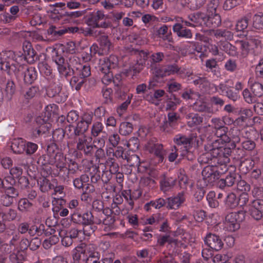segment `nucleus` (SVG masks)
Listing matches in <instances>:
<instances>
[{"label": "nucleus", "instance_id": "obj_1", "mask_svg": "<svg viewBox=\"0 0 263 263\" xmlns=\"http://www.w3.org/2000/svg\"><path fill=\"white\" fill-rule=\"evenodd\" d=\"M1 69L9 75L15 74L17 78L23 77L25 83L32 84L37 77V72L34 67H25L17 61L13 51L9 50L0 53Z\"/></svg>", "mask_w": 263, "mask_h": 263}, {"label": "nucleus", "instance_id": "obj_2", "mask_svg": "<svg viewBox=\"0 0 263 263\" xmlns=\"http://www.w3.org/2000/svg\"><path fill=\"white\" fill-rule=\"evenodd\" d=\"M221 139L213 143L212 148L209 151L202 154L199 158V161L202 163L212 164L219 177L220 175L226 173L229 168L227 163L230 162L229 157L232 149L229 147L219 146Z\"/></svg>", "mask_w": 263, "mask_h": 263}, {"label": "nucleus", "instance_id": "obj_3", "mask_svg": "<svg viewBox=\"0 0 263 263\" xmlns=\"http://www.w3.org/2000/svg\"><path fill=\"white\" fill-rule=\"evenodd\" d=\"M42 163H50L54 165L56 168H62L66 164V158L63 153L60 152L57 145L51 144L47 146V154L40 157Z\"/></svg>", "mask_w": 263, "mask_h": 263}, {"label": "nucleus", "instance_id": "obj_4", "mask_svg": "<svg viewBox=\"0 0 263 263\" xmlns=\"http://www.w3.org/2000/svg\"><path fill=\"white\" fill-rule=\"evenodd\" d=\"M93 212L92 213V223L95 224L111 225L114 223V219L110 216L108 217L105 213V209L102 211V203L98 200L93 201L92 203Z\"/></svg>", "mask_w": 263, "mask_h": 263}, {"label": "nucleus", "instance_id": "obj_5", "mask_svg": "<svg viewBox=\"0 0 263 263\" xmlns=\"http://www.w3.org/2000/svg\"><path fill=\"white\" fill-rule=\"evenodd\" d=\"M76 143L77 151L82 153L84 155L90 156L93 154V146L91 143L92 138L85 135L73 136Z\"/></svg>", "mask_w": 263, "mask_h": 263}, {"label": "nucleus", "instance_id": "obj_6", "mask_svg": "<svg viewBox=\"0 0 263 263\" xmlns=\"http://www.w3.org/2000/svg\"><path fill=\"white\" fill-rule=\"evenodd\" d=\"M246 217V212L242 210L237 212L229 213L225 218V224L230 231H235L240 227V222L243 221Z\"/></svg>", "mask_w": 263, "mask_h": 263}, {"label": "nucleus", "instance_id": "obj_7", "mask_svg": "<svg viewBox=\"0 0 263 263\" xmlns=\"http://www.w3.org/2000/svg\"><path fill=\"white\" fill-rule=\"evenodd\" d=\"M80 59L74 54L69 58L68 66L71 69L72 74H78L81 72V75L90 76L91 74L90 67L87 65H83L80 63Z\"/></svg>", "mask_w": 263, "mask_h": 263}, {"label": "nucleus", "instance_id": "obj_8", "mask_svg": "<svg viewBox=\"0 0 263 263\" xmlns=\"http://www.w3.org/2000/svg\"><path fill=\"white\" fill-rule=\"evenodd\" d=\"M23 49L24 53L21 55L15 53V57L17 58V61H21L24 59L30 64H33L39 59L38 55L36 54L35 51L33 49L31 43L29 42L25 41L23 43Z\"/></svg>", "mask_w": 263, "mask_h": 263}, {"label": "nucleus", "instance_id": "obj_9", "mask_svg": "<svg viewBox=\"0 0 263 263\" xmlns=\"http://www.w3.org/2000/svg\"><path fill=\"white\" fill-rule=\"evenodd\" d=\"M180 116L176 112L171 111L167 114V120L163 121L161 126L162 129L166 133H171L178 125V121Z\"/></svg>", "mask_w": 263, "mask_h": 263}, {"label": "nucleus", "instance_id": "obj_10", "mask_svg": "<svg viewBox=\"0 0 263 263\" xmlns=\"http://www.w3.org/2000/svg\"><path fill=\"white\" fill-rule=\"evenodd\" d=\"M204 242L211 249L218 251L223 246V242L220 237L216 234L209 233L204 239Z\"/></svg>", "mask_w": 263, "mask_h": 263}, {"label": "nucleus", "instance_id": "obj_11", "mask_svg": "<svg viewBox=\"0 0 263 263\" xmlns=\"http://www.w3.org/2000/svg\"><path fill=\"white\" fill-rule=\"evenodd\" d=\"M202 176L206 185L213 183L219 178L214 165L212 164H209L203 168L202 171Z\"/></svg>", "mask_w": 263, "mask_h": 263}, {"label": "nucleus", "instance_id": "obj_12", "mask_svg": "<svg viewBox=\"0 0 263 263\" xmlns=\"http://www.w3.org/2000/svg\"><path fill=\"white\" fill-rule=\"evenodd\" d=\"M49 88L47 90V94L49 97L55 98L58 102H64L66 100V97L65 96L63 97L62 96V85L57 81V79H56L54 84L49 83Z\"/></svg>", "mask_w": 263, "mask_h": 263}, {"label": "nucleus", "instance_id": "obj_13", "mask_svg": "<svg viewBox=\"0 0 263 263\" xmlns=\"http://www.w3.org/2000/svg\"><path fill=\"white\" fill-rule=\"evenodd\" d=\"M116 151H115V157L117 158H122V159H126L127 162L130 166H139L140 164V159L137 155H133L130 157H127L124 154V148L122 146H117Z\"/></svg>", "mask_w": 263, "mask_h": 263}, {"label": "nucleus", "instance_id": "obj_14", "mask_svg": "<svg viewBox=\"0 0 263 263\" xmlns=\"http://www.w3.org/2000/svg\"><path fill=\"white\" fill-rule=\"evenodd\" d=\"M234 170L229 172L225 179H221L218 182L220 188L223 189L226 186L230 187L238 181L240 176L235 172V168L232 167Z\"/></svg>", "mask_w": 263, "mask_h": 263}, {"label": "nucleus", "instance_id": "obj_15", "mask_svg": "<svg viewBox=\"0 0 263 263\" xmlns=\"http://www.w3.org/2000/svg\"><path fill=\"white\" fill-rule=\"evenodd\" d=\"M185 200L184 193L180 192L175 196L167 198L166 208L168 209H178Z\"/></svg>", "mask_w": 263, "mask_h": 263}, {"label": "nucleus", "instance_id": "obj_16", "mask_svg": "<svg viewBox=\"0 0 263 263\" xmlns=\"http://www.w3.org/2000/svg\"><path fill=\"white\" fill-rule=\"evenodd\" d=\"M38 68L40 72L43 73L48 81V83L54 84L56 77L52 72L51 67L47 63L46 61L39 62Z\"/></svg>", "mask_w": 263, "mask_h": 263}, {"label": "nucleus", "instance_id": "obj_17", "mask_svg": "<svg viewBox=\"0 0 263 263\" xmlns=\"http://www.w3.org/2000/svg\"><path fill=\"white\" fill-rule=\"evenodd\" d=\"M104 18L105 14L102 11H93L88 14L87 23L89 26L95 28L99 26V22L103 20Z\"/></svg>", "mask_w": 263, "mask_h": 263}, {"label": "nucleus", "instance_id": "obj_18", "mask_svg": "<svg viewBox=\"0 0 263 263\" xmlns=\"http://www.w3.org/2000/svg\"><path fill=\"white\" fill-rule=\"evenodd\" d=\"M192 140V136L187 137L183 134H177L173 139V141L175 144V148L178 151V148L182 146L184 149H186L190 146Z\"/></svg>", "mask_w": 263, "mask_h": 263}, {"label": "nucleus", "instance_id": "obj_19", "mask_svg": "<svg viewBox=\"0 0 263 263\" xmlns=\"http://www.w3.org/2000/svg\"><path fill=\"white\" fill-rule=\"evenodd\" d=\"M228 129V127L226 126L220 127L216 129H214L215 135L216 136L217 139L214 140L211 143L209 144L208 145L205 146V149L209 151L210 148H211L213 147V143L215 142V141H217L219 139H221V141L219 143V146H221L220 144L222 143L223 140H224L225 142L229 141V138L227 136Z\"/></svg>", "mask_w": 263, "mask_h": 263}, {"label": "nucleus", "instance_id": "obj_20", "mask_svg": "<svg viewBox=\"0 0 263 263\" xmlns=\"http://www.w3.org/2000/svg\"><path fill=\"white\" fill-rule=\"evenodd\" d=\"M251 52L254 55H258L261 53L263 44L260 37L258 36H250L249 39Z\"/></svg>", "mask_w": 263, "mask_h": 263}, {"label": "nucleus", "instance_id": "obj_21", "mask_svg": "<svg viewBox=\"0 0 263 263\" xmlns=\"http://www.w3.org/2000/svg\"><path fill=\"white\" fill-rule=\"evenodd\" d=\"M118 64V58L115 55H111L106 59L104 61V63L102 64L100 71L102 73H107L110 69L117 67Z\"/></svg>", "mask_w": 263, "mask_h": 263}, {"label": "nucleus", "instance_id": "obj_22", "mask_svg": "<svg viewBox=\"0 0 263 263\" xmlns=\"http://www.w3.org/2000/svg\"><path fill=\"white\" fill-rule=\"evenodd\" d=\"M147 148L150 153L154 154L158 158L159 162H162L164 154L162 144L159 143H149Z\"/></svg>", "mask_w": 263, "mask_h": 263}, {"label": "nucleus", "instance_id": "obj_23", "mask_svg": "<svg viewBox=\"0 0 263 263\" xmlns=\"http://www.w3.org/2000/svg\"><path fill=\"white\" fill-rule=\"evenodd\" d=\"M173 30L179 37L185 39H191L192 37L191 30L187 29L180 23H176L173 25Z\"/></svg>", "mask_w": 263, "mask_h": 263}, {"label": "nucleus", "instance_id": "obj_24", "mask_svg": "<svg viewBox=\"0 0 263 263\" xmlns=\"http://www.w3.org/2000/svg\"><path fill=\"white\" fill-rule=\"evenodd\" d=\"M73 75L70 81V84L71 87H74L77 91L80 90L83 86L85 87V78H87L89 76L81 75V72H78V74Z\"/></svg>", "mask_w": 263, "mask_h": 263}, {"label": "nucleus", "instance_id": "obj_25", "mask_svg": "<svg viewBox=\"0 0 263 263\" xmlns=\"http://www.w3.org/2000/svg\"><path fill=\"white\" fill-rule=\"evenodd\" d=\"M177 179L175 177L164 176L160 182V189L164 193L171 191L175 186Z\"/></svg>", "mask_w": 263, "mask_h": 263}, {"label": "nucleus", "instance_id": "obj_26", "mask_svg": "<svg viewBox=\"0 0 263 263\" xmlns=\"http://www.w3.org/2000/svg\"><path fill=\"white\" fill-rule=\"evenodd\" d=\"M185 118L187 120V126L191 128L195 127L200 125L203 122V120L202 116L194 113L186 114Z\"/></svg>", "mask_w": 263, "mask_h": 263}, {"label": "nucleus", "instance_id": "obj_27", "mask_svg": "<svg viewBox=\"0 0 263 263\" xmlns=\"http://www.w3.org/2000/svg\"><path fill=\"white\" fill-rule=\"evenodd\" d=\"M206 14L202 12H197L188 15V18L193 26V27L197 26H205V19Z\"/></svg>", "mask_w": 263, "mask_h": 263}, {"label": "nucleus", "instance_id": "obj_28", "mask_svg": "<svg viewBox=\"0 0 263 263\" xmlns=\"http://www.w3.org/2000/svg\"><path fill=\"white\" fill-rule=\"evenodd\" d=\"M82 253H83L85 255L84 260L85 259L100 257V254L97 251V247L92 244L87 245L84 249L82 250Z\"/></svg>", "mask_w": 263, "mask_h": 263}, {"label": "nucleus", "instance_id": "obj_29", "mask_svg": "<svg viewBox=\"0 0 263 263\" xmlns=\"http://www.w3.org/2000/svg\"><path fill=\"white\" fill-rule=\"evenodd\" d=\"M220 50L224 51L231 57H236L238 54L237 48L228 42H220L218 44Z\"/></svg>", "mask_w": 263, "mask_h": 263}, {"label": "nucleus", "instance_id": "obj_30", "mask_svg": "<svg viewBox=\"0 0 263 263\" xmlns=\"http://www.w3.org/2000/svg\"><path fill=\"white\" fill-rule=\"evenodd\" d=\"M205 26L209 27H217L221 24L220 16L217 13L206 14Z\"/></svg>", "mask_w": 263, "mask_h": 263}, {"label": "nucleus", "instance_id": "obj_31", "mask_svg": "<svg viewBox=\"0 0 263 263\" xmlns=\"http://www.w3.org/2000/svg\"><path fill=\"white\" fill-rule=\"evenodd\" d=\"M26 141L22 138L14 139L11 143V148L14 153L22 154L25 151Z\"/></svg>", "mask_w": 263, "mask_h": 263}, {"label": "nucleus", "instance_id": "obj_32", "mask_svg": "<svg viewBox=\"0 0 263 263\" xmlns=\"http://www.w3.org/2000/svg\"><path fill=\"white\" fill-rule=\"evenodd\" d=\"M165 103V110L173 111L177 108V106L180 104L181 100L175 95L172 94L170 97L167 96Z\"/></svg>", "mask_w": 263, "mask_h": 263}, {"label": "nucleus", "instance_id": "obj_33", "mask_svg": "<svg viewBox=\"0 0 263 263\" xmlns=\"http://www.w3.org/2000/svg\"><path fill=\"white\" fill-rule=\"evenodd\" d=\"M211 34H213L216 38L219 39L223 37L226 40L231 41L233 39V33L227 29H217L216 30H211Z\"/></svg>", "mask_w": 263, "mask_h": 263}, {"label": "nucleus", "instance_id": "obj_34", "mask_svg": "<svg viewBox=\"0 0 263 263\" xmlns=\"http://www.w3.org/2000/svg\"><path fill=\"white\" fill-rule=\"evenodd\" d=\"M224 202L227 208L235 209L238 206V197L235 193H229L225 198Z\"/></svg>", "mask_w": 263, "mask_h": 263}, {"label": "nucleus", "instance_id": "obj_35", "mask_svg": "<svg viewBox=\"0 0 263 263\" xmlns=\"http://www.w3.org/2000/svg\"><path fill=\"white\" fill-rule=\"evenodd\" d=\"M47 177L43 176L42 177L40 178L37 181L40 189L42 192H48L54 188L53 185L50 183V181L48 179H47Z\"/></svg>", "mask_w": 263, "mask_h": 263}, {"label": "nucleus", "instance_id": "obj_36", "mask_svg": "<svg viewBox=\"0 0 263 263\" xmlns=\"http://www.w3.org/2000/svg\"><path fill=\"white\" fill-rule=\"evenodd\" d=\"M205 65L208 72L211 71L214 75L216 76L220 75L219 68L215 59H211L207 60L205 61Z\"/></svg>", "mask_w": 263, "mask_h": 263}, {"label": "nucleus", "instance_id": "obj_37", "mask_svg": "<svg viewBox=\"0 0 263 263\" xmlns=\"http://www.w3.org/2000/svg\"><path fill=\"white\" fill-rule=\"evenodd\" d=\"M69 171L68 170L67 167V163L64 164L63 167L61 168H57L55 172H53V175L59 176L64 182H67L69 179Z\"/></svg>", "mask_w": 263, "mask_h": 263}, {"label": "nucleus", "instance_id": "obj_38", "mask_svg": "<svg viewBox=\"0 0 263 263\" xmlns=\"http://www.w3.org/2000/svg\"><path fill=\"white\" fill-rule=\"evenodd\" d=\"M83 49L84 47H81L79 42H68L66 46V51L71 54L80 53Z\"/></svg>", "mask_w": 263, "mask_h": 263}, {"label": "nucleus", "instance_id": "obj_39", "mask_svg": "<svg viewBox=\"0 0 263 263\" xmlns=\"http://www.w3.org/2000/svg\"><path fill=\"white\" fill-rule=\"evenodd\" d=\"M17 215L16 211L13 209H9L7 212H4L3 208L0 205V217H2L3 220L13 221L15 219Z\"/></svg>", "mask_w": 263, "mask_h": 263}, {"label": "nucleus", "instance_id": "obj_40", "mask_svg": "<svg viewBox=\"0 0 263 263\" xmlns=\"http://www.w3.org/2000/svg\"><path fill=\"white\" fill-rule=\"evenodd\" d=\"M89 125L81 120L77 123V126L73 128V132L70 136H80L85 135V133L88 130Z\"/></svg>", "mask_w": 263, "mask_h": 263}, {"label": "nucleus", "instance_id": "obj_41", "mask_svg": "<svg viewBox=\"0 0 263 263\" xmlns=\"http://www.w3.org/2000/svg\"><path fill=\"white\" fill-rule=\"evenodd\" d=\"M233 87V84L232 81L230 80H227L224 82L220 83L218 85L215 87V89L221 95H224L227 93L230 88Z\"/></svg>", "mask_w": 263, "mask_h": 263}, {"label": "nucleus", "instance_id": "obj_42", "mask_svg": "<svg viewBox=\"0 0 263 263\" xmlns=\"http://www.w3.org/2000/svg\"><path fill=\"white\" fill-rule=\"evenodd\" d=\"M236 44L239 46V48L241 52V54L243 57H246L249 52H251V49L250 48V44L249 40H238L236 41Z\"/></svg>", "mask_w": 263, "mask_h": 263}, {"label": "nucleus", "instance_id": "obj_43", "mask_svg": "<svg viewBox=\"0 0 263 263\" xmlns=\"http://www.w3.org/2000/svg\"><path fill=\"white\" fill-rule=\"evenodd\" d=\"M157 33L160 37H161L164 40H167L168 42H171L172 37H171V32L168 31V26L166 25H163L160 27L157 31Z\"/></svg>", "mask_w": 263, "mask_h": 263}, {"label": "nucleus", "instance_id": "obj_44", "mask_svg": "<svg viewBox=\"0 0 263 263\" xmlns=\"http://www.w3.org/2000/svg\"><path fill=\"white\" fill-rule=\"evenodd\" d=\"M89 176L86 174L82 175L79 178H76L73 181L74 186L78 189H83L85 184L89 181Z\"/></svg>", "mask_w": 263, "mask_h": 263}, {"label": "nucleus", "instance_id": "obj_45", "mask_svg": "<svg viewBox=\"0 0 263 263\" xmlns=\"http://www.w3.org/2000/svg\"><path fill=\"white\" fill-rule=\"evenodd\" d=\"M206 0H185L186 6L191 10H195L202 7Z\"/></svg>", "mask_w": 263, "mask_h": 263}, {"label": "nucleus", "instance_id": "obj_46", "mask_svg": "<svg viewBox=\"0 0 263 263\" xmlns=\"http://www.w3.org/2000/svg\"><path fill=\"white\" fill-rule=\"evenodd\" d=\"M39 92V88L36 86H31L23 90V96L26 99L29 100L36 96Z\"/></svg>", "mask_w": 263, "mask_h": 263}, {"label": "nucleus", "instance_id": "obj_47", "mask_svg": "<svg viewBox=\"0 0 263 263\" xmlns=\"http://www.w3.org/2000/svg\"><path fill=\"white\" fill-rule=\"evenodd\" d=\"M38 163L41 164L42 168H41V174L44 177H48L50 175H53V172H55V170H52L51 164L50 163H42L40 161V157L39 158Z\"/></svg>", "mask_w": 263, "mask_h": 263}, {"label": "nucleus", "instance_id": "obj_48", "mask_svg": "<svg viewBox=\"0 0 263 263\" xmlns=\"http://www.w3.org/2000/svg\"><path fill=\"white\" fill-rule=\"evenodd\" d=\"M133 126L132 123L124 122L121 123L119 127V133L122 135L126 136L132 133Z\"/></svg>", "mask_w": 263, "mask_h": 263}, {"label": "nucleus", "instance_id": "obj_49", "mask_svg": "<svg viewBox=\"0 0 263 263\" xmlns=\"http://www.w3.org/2000/svg\"><path fill=\"white\" fill-rule=\"evenodd\" d=\"M104 126L103 124L99 121L93 123L91 128V135L93 137H98L101 133H103Z\"/></svg>", "mask_w": 263, "mask_h": 263}, {"label": "nucleus", "instance_id": "obj_50", "mask_svg": "<svg viewBox=\"0 0 263 263\" xmlns=\"http://www.w3.org/2000/svg\"><path fill=\"white\" fill-rule=\"evenodd\" d=\"M32 204L27 198H22L18 203V210L22 213L28 211L32 207Z\"/></svg>", "mask_w": 263, "mask_h": 263}, {"label": "nucleus", "instance_id": "obj_51", "mask_svg": "<svg viewBox=\"0 0 263 263\" xmlns=\"http://www.w3.org/2000/svg\"><path fill=\"white\" fill-rule=\"evenodd\" d=\"M194 84L196 85H199V87L203 91H206L207 88L210 87V82L205 77H199L198 79L195 80Z\"/></svg>", "mask_w": 263, "mask_h": 263}, {"label": "nucleus", "instance_id": "obj_52", "mask_svg": "<svg viewBox=\"0 0 263 263\" xmlns=\"http://www.w3.org/2000/svg\"><path fill=\"white\" fill-rule=\"evenodd\" d=\"M249 20L248 16H246L238 20L235 25V30L237 31H243L248 26Z\"/></svg>", "mask_w": 263, "mask_h": 263}, {"label": "nucleus", "instance_id": "obj_53", "mask_svg": "<svg viewBox=\"0 0 263 263\" xmlns=\"http://www.w3.org/2000/svg\"><path fill=\"white\" fill-rule=\"evenodd\" d=\"M59 241L58 235H53L46 239L43 242V246L45 249H49L52 246L57 244Z\"/></svg>", "mask_w": 263, "mask_h": 263}, {"label": "nucleus", "instance_id": "obj_54", "mask_svg": "<svg viewBox=\"0 0 263 263\" xmlns=\"http://www.w3.org/2000/svg\"><path fill=\"white\" fill-rule=\"evenodd\" d=\"M178 70V65L176 64L168 65L161 69V71L163 72L162 76H170L176 74Z\"/></svg>", "mask_w": 263, "mask_h": 263}, {"label": "nucleus", "instance_id": "obj_55", "mask_svg": "<svg viewBox=\"0 0 263 263\" xmlns=\"http://www.w3.org/2000/svg\"><path fill=\"white\" fill-rule=\"evenodd\" d=\"M193 107L195 110L199 112H212V109H211L210 107L206 106L205 103L200 101H196L193 104Z\"/></svg>", "mask_w": 263, "mask_h": 263}, {"label": "nucleus", "instance_id": "obj_56", "mask_svg": "<svg viewBox=\"0 0 263 263\" xmlns=\"http://www.w3.org/2000/svg\"><path fill=\"white\" fill-rule=\"evenodd\" d=\"M15 91V85L13 81L8 80L6 85L5 92L8 99H11Z\"/></svg>", "mask_w": 263, "mask_h": 263}, {"label": "nucleus", "instance_id": "obj_57", "mask_svg": "<svg viewBox=\"0 0 263 263\" xmlns=\"http://www.w3.org/2000/svg\"><path fill=\"white\" fill-rule=\"evenodd\" d=\"M166 86L170 93L177 92L182 89V85L173 80L169 81L166 83Z\"/></svg>", "mask_w": 263, "mask_h": 263}, {"label": "nucleus", "instance_id": "obj_58", "mask_svg": "<svg viewBox=\"0 0 263 263\" xmlns=\"http://www.w3.org/2000/svg\"><path fill=\"white\" fill-rule=\"evenodd\" d=\"M121 196L123 197L129 205L128 209L132 210L134 208V202L132 200V192L130 190H125L121 192Z\"/></svg>", "mask_w": 263, "mask_h": 263}, {"label": "nucleus", "instance_id": "obj_59", "mask_svg": "<svg viewBox=\"0 0 263 263\" xmlns=\"http://www.w3.org/2000/svg\"><path fill=\"white\" fill-rule=\"evenodd\" d=\"M252 93L256 97H260L263 95V86L258 83L255 82L251 87Z\"/></svg>", "mask_w": 263, "mask_h": 263}, {"label": "nucleus", "instance_id": "obj_60", "mask_svg": "<svg viewBox=\"0 0 263 263\" xmlns=\"http://www.w3.org/2000/svg\"><path fill=\"white\" fill-rule=\"evenodd\" d=\"M100 46L105 51H108L111 46V42L108 39V36L106 35H101L99 37Z\"/></svg>", "mask_w": 263, "mask_h": 263}, {"label": "nucleus", "instance_id": "obj_61", "mask_svg": "<svg viewBox=\"0 0 263 263\" xmlns=\"http://www.w3.org/2000/svg\"><path fill=\"white\" fill-rule=\"evenodd\" d=\"M253 26L257 29H263V14L259 13L254 16Z\"/></svg>", "mask_w": 263, "mask_h": 263}, {"label": "nucleus", "instance_id": "obj_62", "mask_svg": "<svg viewBox=\"0 0 263 263\" xmlns=\"http://www.w3.org/2000/svg\"><path fill=\"white\" fill-rule=\"evenodd\" d=\"M95 224V223L83 224L82 234L87 236H90L92 235L97 229V227Z\"/></svg>", "mask_w": 263, "mask_h": 263}, {"label": "nucleus", "instance_id": "obj_63", "mask_svg": "<svg viewBox=\"0 0 263 263\" xmlns=\"http://www.w3.org/2000/svg\"><path fill=\"white\" fill-rule=\"evenodd\" d=\"M206 199L210 207L215 208L218 206L219 202L215 198V193L214 192H210L207 195Z\"/></svg>", "mask_w": 263, "mask_h": 263}, {"label": "nucleus", "instance_id": "obj_64", "mask_svg": "<svg viewBox=\"0 0 263 263\" xmlns=\"http://www.w3.org/2000/svg\"><path fill=\"white\" fill-rule=\"evenodd\" d=\"M25 148V151L24 152L26 153V155H31L37 151L38 145L36 143L26 141Z\"/></svg>", "mask_w": 263, "mask_h": 263}]
</instances>
